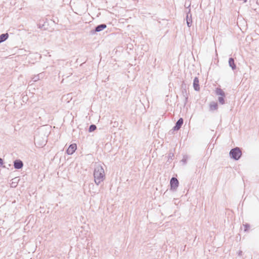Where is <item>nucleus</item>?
I'll list each match as a JSON object with an SVG mask.
<instances>
[{"label": "nucleus", "mask_w": 259, "mask_h": 259, "mask_svg": "<svg viewBox=\"0 0 259 259\" xmlns=\"http://www.w3.org/2000/svg\"><path fill=\"white\" fill-rule=\"evenodd\" d=\"M94 177L95 182L97 185L103 181L105 178V175L104 168L102 166L98 165L95 168Z\"/></svg>", "instance_id": "1"}, {"label": "nucleus", "mask_w": 259, "mask_h": 259, "mask_svg": "<svg viewBox=\"0 0 259 259\" xmlns=\"http://www.w3.org/2000/svg\"><path fill=\"white\" fill-rule=\"evenodd\" d=\"M229 155L231 158L235 160H238L242 156V152L240 148L236 147L230 150Z\"/></svg>", "instance_id": "2"}, {"label": "nucleus", "mask_w": 259, "mask_h": 259, "mask_svg": "<svg viewBox=\"0 0 259 259\" xmlns=\"http://www.w3.org/2000/svg\"><path fill=\"white\" fill-rule=\"evenodd\" d=\"M106 27L107 25L106 24L103 23L99 24L96 26L94 29L91 30L90 34L92 35L95 34L97 32H99L102 31Z\"/></svg>", "instance_id": "3"}, {"label": "nucleus", "mask_w": 259, "mask_h": 259, "mask_svg": "<svg viewBox=\"0 0 259 259\" xmlns=\"http://www.w3.org/2000/svg\"><path fill=\"white\" fill-rule=\"evenodd\" d=\"M179 185V182L176 178L172 177L170 180V190L175 191Z\"/></svg>", "instance_id": "4"}, {"label": "nucleus", "mask_w": 259, "mask_h": 259, "mask_svg": "<svg viewBox=\"0 0 259 259\" xmlns=\"http://www.w3.org/2000/svg\"><path fill=\"white\" fill-rule=\"evenodd\" d=\"M184 123V120L183 118H180L176 122L175 126L173 127L172 130L174 131H177L179 130L182 127Z\"/></svg>", "instance_id": "5"}, {"label": "nucleus", "mask_w": 259, "mask_h": 259, "mask_svg": "<svg viewBox=\"0 0 259 259\" xmlns=\"http://www.w3.org/2000/svg\"><path fill=\"white\" fill-rule=\"evenodd\" d=\"M14 167L16 169H19L23 167V162L20 159H16L14 161Z\"/></svg>", "instance_id": "6"}, {"label": "nucleus", "mask_w": 259, "mask_h": 259, "mask_svg": "<svg viewBox=\"0 0 259 259\" xmlns=\"http://www.w3.org/2000/svg\"><path fill=\"white\" fill-rule=\"evenodd\" d=\"M77 146L76 144H71L66 150V153L68 155H72L76 150Z\"/></svg>", "instance_id": "7"}, {"label": "nucleus", "mask_w": 259, "mask_h": 259, "mask_svg": "<svg viewBox=\"0 0 259 259\" xmlns=\"http://www.w3.org/2000/svg\"><path fill=\"white\" fill-rule=\"evenodd\" d=\"M186 21L188 26L189 27H191L192 25V20L190 9H189L188 11L187 12Z\"/></svg>", "instance_id": "8"}, {"label": "nucleus", "mask_w": 259, "mask_h": 259, "mask_svg": "<svg viewBox=\"0 0 259 259\" xmlns=\"http://www.w3.org/2000/svg\"><path fill=\"white\" fill-rule=\"evenodd\" d=\"M193 88L195 91H199L200 90V87L199 84V79L197 77H195L193 80Z\"/></svg>", "instance_id": "9"}, {"label": "nucleus", "mask_w": 259, "mask_h": 259, "mask_svg": "<svg viewBox=\"0 0 259 259\" xmlns=\"http://www.w3.org/2000/svg\"><path fill=\"white\" fill-rule=\"evenodd\" d=\"M229 66L232 68V70H235L236 69V65L235 63L234 59L233 58H230L229 59Z\"/></svg>", "instance_id": "10"}, {"label": "nucleus", "mask_w": 259, "mask_h": 259, "mask_svg": "<svg viewBox=\"0 0 259 259\" xmlns=\"http://www.w3.org/2000/svg\"><path fill=\"white\" fill-rule=\"evenodd\" d=\"M182 93L183 97L185 98L184 103V105H186V104H187V103L188 102V95L187 93L186 89H182Z\"/></svg>", "instance_id": "11"}, {"label": "nucleus", "mask_w": 259, "mask_h": 259, "mask_svg": "<svg viewBox=\"0 0 259 259\" xmlns=\"http://www.w3.org/2000/svg\"><path fill=\"white\" fill-rule=\"evenodd\" d=\"M215 94L218 96L225 97L226 94L224 91L221 88H217L215 90Z\"/></svg>", "instance_id": "12"}, {"label": "nucleus", "mask_w": 259, "mask_h": 259, "mask_svg": "<svg viewBox=\"0 0 259 259\" xmlns=\"http://www.w3.org/2000/svg\"><path fill=\"white\" fill-rule=\"evenodd\" d=\"M9 37V34L8 33H3L0 35V43H2L6 40Z\"/></svg>", "instance_id": "13"}, {"label": "nucleus", "mask_w": 259, "mask_h": 259, "mask_svg": "<svg viewBox=\"0 0 259 259\" xmlns=\"http://www.w3.org/2000/svg\"><path fill=\"white\" fill-rule=\"evenodd\" d=\"M209 107L210 110H217L218 108V103L215 102H212L210 103Z\"/></svg>", "instance_id": "14"}, {"label": "nucleus", "mask_w": 259, "mask_h": 259, "mask_svg": "<svg viewBox=\"0 0 259 259\" xmlns=\"http://www.w3.org/2000/svg\"><path fill=\"white\" fill-rule=\"evenodd\" d=\"M97 128V126L95 124H91L89 128L88 131L90 133L93 132L95 131Z\"/></svg>", "instance_id": "15"}, {"label": "nucleus", "mask_w": 259, "mask_h": 259, "mask_svg": "<svg viewBox=\"0 0 259 259\" xmlns=\"http://www.w3.org/2000/svg\"><path fill=\"white\" fill-rule=\"evenodd\" d=\"M40 75H42V74L41 73L40 74H37L36 75H34L32 78V80L34 81V82H36L37 81V80H39L40 79Z\"/></svg>", "instance_id": "16"}, {"label": "nucleus", "mask_w": 259, "mask_h": 259, "mask_svg": "<svg viewBox=\"0 0 259 259\" xmlns=\"http://www.w3.org/2000/svg\"><path fill=\"white\" fill-rule=\"evenodd\" d=\"M225 97H223V96H219L218 97V101L219 102V103L222 104V105H223L225 103Z\"/></svg>", "instance_id": "17"}, {"label": "nucleus", "mask_w": 259, "mask_h": 259, "mask_svg": "<svg viewBox=\"0 0 259 259\" xmlns=\"http://www.w3.org/2000/svg\"><path fill=\"white\" fill-rule=\"evenodd\" d=\"M243 226H244V231L245 232H247L249 230V228H250V225L248 224H244L243 225Z\"/></svg>", "instance_id": "18"}, {"label": "nucleus", "mask_w": 259, "mask_h": 259, "mask_svg": "<svg viewBox=\"0 0 259 259\" xmlns=\"http://www.w3.org/2000/svg\"><path fill=\"white\" fill-rule=\"evenodd\" d=\"M187 156H184L183 159L181 160V162H183V164H186L187 163Z\"/></svg>", "instance_id": "19"}, {"label": "nucleus", "mask_w": 259, "mask_h": 259, "mask_svg": "<svg viewBox=\"0 0 259 259\" xmlns=\"http://www.w3.org/2000/svg\"><path fill=\"white\" fill-rule=\"evenodd\" d=\"M4 163V160L0 157V167L1 166H2L4 168H6V166L5 165H3Z\"/></svg>", "instance_id": "20"}, {"label": "nucleus", "mask_w": 259, "mask_h": 259, "mask_svg": "<svg viewBox=\"0 0 259 259\" xmlns=\"http://www.w3.org/2000/svg\"><path fill=\"white\" fill-rule=\"evenodd\" d=\"M174 156V154L172 153H169L168 154V160L172 159L173 157Z\"/></svg>", "instance_id": "21"}, {"label": "nucleus", "mask_w": 259, "mask_h": 259, "mask_svg": "<svg viewBox=\"0 0 259 259\" xmlns=\"http://www.w3.org/2000/svg\"><path fill=\"white\" fill-rule=\"evenodd\" d=\"M113 123V127H117L118 125V122L115 121L114 122H112Z\"/></svg>", "instance_id": "22"}, {"label": "nucleus", "mask_w": 259, "mask_h": 259, "mask_svg": "<svg viewBox=\"0 0 259 259\" xmlns=\"http://www.w3.org/2000/svg\"><path fill=\"white\" fill-rule=\"evenodd\" d=\"M185 7H186L187 8H188L189 9H190V4H189L188 6V5H186V4H185Z\"/></svg>", "instance_id": "23"}, {"label": "nucleus", "mask_w": 259, "mask_h": 259, "mask_svg": "<svg viewBox=\"0 0 259 259\" xmlns=\"http://www.w3.org/2000/svg\"><path fill=\"white\" fill-rule=\"evenodd\" d=\"M242 254V251L241 250H240V251L238 252V255H239V256H241Z\"/></svg>", "instance_id": "24"}, {"label": "nucleus", "mask_w": 259, "mask_h": 259, "mask_svg": "<svg viewBox=\"0 0 259 259\" xmlns=\"http://www.w3.org/2000/svg\"><path fill=\"white\" fill-rule=\"evenodd\" d=\"M38 26H38V27H39V28H42V26H44V25H42L41 26V25H40V24H38Z\"/></svg>", "instance_id": "25"}]
</instances>
